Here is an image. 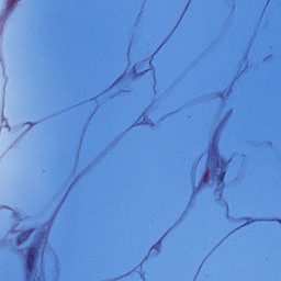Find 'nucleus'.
Here are the masks:
<instances>
[{
	"label": "nucleus",
	"instance_id": "obj_1",
	"mask_svg": "<svg viewBox=\"0 0 281 281\" xmlns=\"http://www.w3.org/2000/svg\"><path fill=\"white\" fill-rule=\"evenodd\" d=\"M35 262H36V247L32 246L29 248L27 258H26V269L29 273L34 272Z\"/></svg>",
	"mask_w": 281,
	"mask_h": 281
},
{
	"label": "nucleus",
	"instance_id": "obj_2",
	"mask_svg": "<svg viewBox=\"0 0 281 281\" xmlns=\"http://www.w3.org/2000/svg\"><path fill=\"white\" fill-rule=\"evenodd\" d=\"M31 234H32V229L23 232L22 233L23 238L19 237L18 238V243L19 244L23 243V240H25V238H27V236H30Z\"/></svg>",
	"mask_w": 281,
	"mask_h": 281
},
{
	"label": "nucleus",
	"instance_id": "obj_3",
	"mask_svg": "<svg viewBox=\"0 0 281 281\" xmlns=\"http://www.w3.org/2000/svg\"><path fill=\"white\" fill-rule=\"evenodd\" d=\"M220 181H223L225 179V171H222L218 176Z\"/></svg>",
	"mask_w": 281,
	"mask_h": 281
},
{
	"label": "nucleus",
	"instance_id": "obj_4",
	"mask_svg": "<svg viewBox=\"0 0 281 281\" xmlns=\"http://www.w3.org/2000/svg\"><path fill=\"white\" fill-rule=\"evenodd\" d=\"M220 166V162H218V154H216V164H215V167L218 168Z\"/></svg>",
	"mask_w": 281,
	"mask_h": 281
},
{
	"label": "nucleus",
	"instance_id": "obj_5",
	"mask_svg": "<svg viewBox=\"0 0 281 281\" xmlns=\"http://www.w3.org/2000/svg\"><path fill=\"white\" fill-rule=\"evenodd\" d=\"M213 161H216V158H213Z\"/></svg>",
	"mask_w": 281,
	"mask_h": 281
},
{
	"label": "nucleus",
	"instance_id": "obj_6",
	"mask_svg": "<svg viewBox=\"0 0 281 281\" xmlns=\"http://www.w3.org/2000/svg\"><path fill=\"white\" fill-rule=\"evenodd\" d=\"M279 223L281 224V220L279 221Z\"/></svg>",
	"mask_w": 281,
	"mask_h": 281
}]
</instances>
